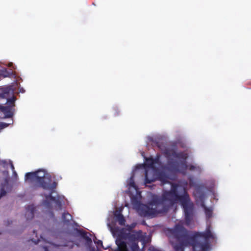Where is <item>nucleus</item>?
<instances>
[{
    "label": "nucleus",
    "mask_w": 251,
    "mask_h": 251,
    "mask_svg": "<svg viewBox=\"0 0 251 251\" xmlns=\"http://www.w3.org/2000/svg\"><path fill=\"white\" fill-rule=\"evenodd\" d=\"M128 185L131 187H133V188H135L136 187V185H135V184L134 181V176H131L130 177L129 182Z\"/></svg>",
    "instance_id": "23"
},
{
    "label": "nucleus",
    "mask_w": 251,
    "mask_h": 251,
    "mask_svg": "<svg viewBox=\"0 0 251 251\" xmlns=\"http://www.w3.org/2000/svg\"><path fill=\"white\" fill-rule=\"evenodd\" d=\"M168 169L173 172H179V169L177 162L169 161L168 163Z\"/></svg>",
    "instance_id": "8"
},
{
    "label": "nucleus",
    "mask_w": 251,
    "mask_h": 251,
    "mask_svg": "<svg viewBox=\"0 0 251 251\" xmlns=\"http://www.w3.org/2000/svg\"><path fill=\"white\" fill-rule=\"evenodd\" d=\"M31 241H32L33 243H35V244H37L39 243V242L40 240L38 239H37V240H34V239H31Z\"/></svg>",
    "instance_id": "26"
},
{
    "label": "nucleus",
    "mask_w": 251,
    "mask_h": 251,
    "mask_svg": "<svg viewBox=\"0 0 251 251\" xmlns=\"http://www.w3.org/2000/svg\"><path fill=\"white\" fill-rule=\"evenodd\" d=\"M10 167L12 171H15V168L12 162H10Z\"/></svg>",
    "instance_id": "27"
},
{
    "label": "nucleus",
    "mask_w": 251,
    "mask_h": 251,
    "mask_svg": "<svg viewBox=\"0 0 251 251\" xmlns=\"http://www.w3.org/2000/svg\"><path fill=\"white\" fill-rule=\"evenodd\" d=\"M77 232L84 238H85L87 239V240H89L91 241V239L89 238L88 237H87L86 233V232L82 230H79L78 229H76Z\"/></svg>",
    "instance_id": "21"
},
{
    "label": "nucleus",
    "mask_w": 251,
    "mask_h": 251,
    "mask_svg": "<svg viewBox=\"0 0 251 251\" xmlns=\"http://www.w3.org/2000/svg\"><path fill=\"white\" fill-rule=\"evenodd\" d=\"M94 242L95 243V244H96L98 246H100V247H101L103 249H106V248H104L103 247V245H102V241H101L100 240H97V239H96V240H94Z\"/></svg>",
    "instance_id": "24"
},
{
    "label": "nucleus",
    "mask_w": 251,
    "mask_h": 251,
    "mask_svg": "<svg viewBox=\"0 0 251 251\" xmlns=\"http://www.w3.org/2000/svg\"><path fill=\"white\" fill-rule=\"evenodd\" d=\"M36 174V182L43 189H50L56 187L57 183L53 181L50 183V175L44 170H39L35 172Z\"/></svg>",
    "instance_id": "6"
},
{
    "label": "nucleus",
    "mask_w": 251,
    "mask_h": 251,
    "mask_svg": "<svg viewBox=\"0 0 251 251\" xmlns=\"http://www.w3.org/2000/svg\"><path fill=\"white\" fill-rule=\"evenodd\" d=\"M13 174L15 176H17V174L15 171H13Z\"/></svg>",
    "instance_id": "28"
},
{
    "label": "nucleus",
    "mask_w": 251,
    "mask_h": 251,
    "mask_svg": "<svg viewBox=\"0 0 251 251\" xmlns=\"http://www.w3.org/2000/svg\"><path fill=\"white\" fill-rule=\"evenodd\" d=\"M56 187H55L53 188H50V189H45V190H48L50 191V193L48 195H47L45 196V198L46 200H50L52 201H55V198L52 196V194L54 193L55 189H56Z\"/></svg>",
    "instance_id": "16"
},
{
    "label": "nucleus",
    "mask_w": 251,
    "mask_h": 251,
    "mask_svg": "<svg viewBox=\"0 0 251 251\" xmlns=\"http://www.w3.org/2000/svg\"><path fill=\"white\" fill-rule=\"evenodd\" d=\"M11 72H8L6 69H0V76L6 77L9 76Z\"/></svg>",
    "instance_id": "20"
},
{
    "label": "nucleus",
    "mask_w": 251,
    "mask_h": 251,
    "mask_svg": "<svg viewBox=\"0 0 251 251\" xmlns=\"http://www.w3.org/2000/svg\"><path fill=\"white\" fill-rule=\"evenodd\" d=\"M62 219L63 223L68 226L71 224V221L73 219V217L68 212H64L62 215Z\"/></svg>",
    "instance_id": "10"
},
{
    "label": "nucleus",
    "mask_w": 251,
    "mask_h": 251,
    "mask_svg": "<svg viewBox=\"0 0 251 251\" xmlns=\"http://www.w3.org/2000/svg\"><path fill=\"white\" fill-rule=\"evenodd\" d=\"M201 206L203 208L207 218L211 217L212 215V209L211 208L207 207L204 203L201 204Z\"/></svg>",
    "instance_id": "15"
},
{
    "label": "nucleus",
    "mask_w": 251,
    "mask_h": 251,
    "mask_svg": "<svg viewBox=\"0 0 251 251\" xmlns=\"http://www.w3.org/2000/svg\"><path fill=\"white\" fill-rule=\"evenodd\" d=\"M158 158H153L152 157L146 158V165L150 168H152L153 165L157 163Z\"/></svg>",
    "instance_id": "13"
},
{
    "label": "nucleus",
    "mask_w": 251,
    "mask_h": 251,
    "mask_svg": "<svg viewBox=\"0 0 251 251\" xmlns=\"http://www.w3.org/2000/svg\"><path fill=\"white\" fill-rule=\"evenodd\" d=\"M0 99H6L7 104L6 106L0 104V112L4 114L5 118H11L13 115L12 109L15 106L16 98L11 86L0 88Z\"/></svg>",
    "instance_id": "4"
},
{
    "label": "nucleus",
    "mask_w": 251,
    "mask_h": 251,
    "mask_svg": "<svg viewBox=\"0 0 251 251\" xmlns=\"http://www.w3.org/2000/svg\"><path fill=\"white\" fill-rule=\"evenodd\" d=\"M33 232H34V233L35 234L36 236H37V233H36V231L35 230H33Z\"/></svg>",
    "instance_id": "30"
},
{
    "label": "nucleus",
    "mask_w": 251,
    "mask_h": 251,
    "mask_svg": "<svg viewBox=\"0 0 251 251\" xmlns=\"http://www.w3.org/2000/svg\"><path fill=\"white\" fill-rule=\"evenodd\" d=\"M128 238L131 242L127 244L126 235L124 234H119L116 238L115 243L117 248L114 251H139V247L138 244V241L144 242L145 236L142 234V231H133L128 235Z\"/></svg>",
    "instance_id": "3"
},
{
    "label": "nucleus",
    "mask_w": 251,
    "mask_h": 251,
    "mask_svg": "<svg viewBox=\"0 0 251 251\" xmlns=\"http://www.w3.org/2000/svg\"><path fill=\"white\" fill-rule=\"evenodd\" d=\"M114 216L120 225L125 226L126 220L124 216L121 213L116 212L115 213Z\"/></svg>",
    "instance_id": "12"
},
{
    "label": "nucleus",
    "mask_w": 251,
    "mask_h": 251,
    "mask_svg": "<svg viewBox=\"0 0 251 251\" xmlns=\"http://www.w3.org/2000/svg\"><path fill=\"white\" fill-rule=\"evenodd\" d=\"M176 227L181 228L186 234V239L188 241L191 246H193L195 251L201 250L202 251H209L210 249V239H215V236L211 230V226H207L206 230L202 232H195L190 236L189 231L181 225H176Z\"/></svg>",
    "instance_id": "2"
},
{
    "label": "nucleus",
    "mask_w": 251,
    "mask_h": 251,
    "mask_svg": "<svg viewBox=\"0 0 251 251\" xmlns=\"http://www.w3.org/2000/svg\"><path fill=\"white\" fill-rule=\"evenodd\" d=\"M45 203H48V202L47 201H45Z\"/></svg>",
    "instance_id": "32"
},
{
    "label": "nucleus",
    "mask_w": 251,
    "mask_h": 251,
    "mask_svg": "<svg viewBox=\"0 0 251 251\" xmlns=\"http://www.w3.org/2000/svg\"><path fill=\"white\" fill-rule=\"evenodd\" d=\"M9 124L5 123L0 122V130L7 127Z\"/></svg>",
    "instance_id": "25"
},
{
    "label": "nucleus",
    "mask_w": 251,
    "mask_h": 251,
    "mask_svg": "<svg viewBox=\"0 0 251 251\" xmlns=\"http://www.w3.org/2000/svg\"><path fill=\"white\" fill-rule=\"evenodd\" d=\"M179 187L177 184L172 183L171 189L164 191L161 196L153 195L148 204L141 207L144 216L154 217L158 213H166L179 201L183 210L186 224L189 225L194 216V204L186 188H182V195L178 194Z\"/></svg>",
    "instance_id": "1"
},
{
    "label": "nucleus",
    "mask_w": 251,
    "mask_h": 251,
    "mask_svg": "<svg viewBox=\"0 0 251 251\" xmlns=\"http://www.w3.org/2000/svg\"><path fill=\"white\" fill-rule=\"evenodd\" d=\"M158 178L163 184L167 183L169 182V177L164 172H160L158 174Z\"/></svg>",
    "instance_id": "14"
},
{
    "label": "nucleus",
    "mask_w": 251,
    "mask_h": 251,
    "mask_svg": "<svg viewBox=\"0 0 251 251\" xmlns=\"http://www.w3.org/2000/svg\"><path fill=\"white\" fill-rule=\"evenodd\" d=\"M190 185L191 186H192V185H193V184H192V183H191V182H190Z\"/></svg>",
    "instance_id": "31"
},
{
    "label": "nucleus",
    "mask_w": 251,
    "mask_h": 251,
    "mask_svg": "<svg viewBox=\"0 0 251 251\" xmlns=\"http://www.w3.org/2000/svg\"><path fill=\"white\" fill-rule=\"evenodd\" d=\"M7 184L8 181L7 179H5L4 184H1V188L0 192V199L2 197L4 196L6 194V192L4 189V187L5 185H7Z\"/></svg>",
    "instance_id": "19"
},
{
    "label": "nucleus",
    "mask_w": 251,
    "mask_h": 251,
    "mask_svg": "<svg viewBox=\"0 0 251 251\" xmlns=\"http://www.w3.org/2000/svg\"><path fill=\"white\" fill-rule=\"evenodd\" d=\"M176 226L170 230V233L175 239V242H172V245L175 251H184L185 248L191 246L188 241L186 239V234Z\"/></svg>",
    "instance_id": "5"
},
{
    "label": "nucleus",
    "mask_w": 251,
    "mask_h": 251,
    "mask_svg": "<svg viewBox=\"0 0 251 251\" xmlns=\"http://www.w3.org/2000/svg\"><path fill=\"white\" fill-rule=\"evenodd\" d=\"M25 179L35 180L36 181V174L35 172L27 173L25 175Z\"/></svg>",
    "instance_id": "17"
},
{
    "label": "nucleus",
    "mask_w": 251,
    "mask_h": 251,
    "mask_svg": "<svg viewBox=\"0 0 251 251\" xmlns=\"http://www.w3.org/2000/svg\"><path fill=\"white\" fill-rule=\"evenodd\" d=\"M192 250H193V251H202V250H198V251H195V250H194L193 246H192Z\"/></svg>",
    "instance_id": "29"
},
{
    "label": "nucleus",
    "mask_w": 251,
    "mask_h": 251,
    "mask_svg": "<svg viewBox=\"0 0 251 251\" xmlns=\"http://www.w3.org/2000/svg\"><path fill=\"white\" fill-rule=\"evenodd\" d=\"M171 155L174 158L182 159L183 160L182 162H185V160L188 157L187 154L183 152H177L175 151H173Z\"/></svg>",
    "instance_id": "9"
},
{
    "label": "nucleus",
    "mask_w": 251,
    "mask_h": 251,
    "mask_svg": "<svg viewBox=\"0 0 251 251\" xmlns=\"http://www.w3.org/2000/svg\"><path fill=\"white\" fill-rule=\"evenodd\" d=\"M145 183L146 184H149L152 182H154L155 180V179L154 177H150L149 176V171L147 170H146L145 171Z\"/></svg>",
    "instance_id": "18"
},
{
    "label": "nucleus",
    "mask_w": 251,
    "mask_h": 251,
    "mask_svg": "<svg viewBox=\"0 0 251 251\" xmlns=\"http://www.w3.org/2000/svg\"><path fill=\"white\" fill-rule=\"evenodd\" d=\"M182 164L185 167V169H188L189 170L193 171L195 169L196 167L194 165H187L186 162H182Z\"/></svg>",
    "instance_id": "22"
},
{
    "label": "nucleus",
    "mask_w": 251,
    "mask_h": 251,
    "mask_svg": "<svg viewBox=\"0 0 251 251\" xmlns=\"http://www.w3.org/2000/svg\"><path fill=\"white\" fill-rule=\"evenodd\" d=\"M48 245L44 246L43 247L45 251H57L59 248V246L56 245L51 243H48Z\"/></svg>",
    "instance_id": "11"
},
{
    "label": "nucleus",
    "mask_w": 251,
    "mask_h": 251,
    "mask_svg": "<svg viewBox=\"0 0 251 251\" xmlns=\"http://www.w3.org/2000/svg\"><path fill=\"white\" fill-rule=\"evenodd\" d=\"M25 216L27 220H31L34 217L35 207L34 205H29L26 207Z\"/></svg>",
    "instance_id": "7"
}]
</instances>
